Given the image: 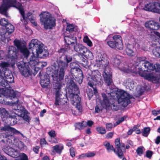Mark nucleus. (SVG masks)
Instances as JSON below:
<instances>
[{
    "label": "nucleus",
    "instance_id": "nucleus-18",
    "mask_svg": "<svg viewBox=\"0 0 160 160\" xmlns=\"http://www.w3.org/2000/svg\"><path fill=\"white\" fill-rule=\"evenodd\" d=\"M145 10L152 12L160 13V3L154 2L147 4L144 7Z\"/></svg>",
    "mask_w": 160,
    "mask_h": 160
},
{
    "label": "nucleus",
    "instance_id": "nucleus-35",
    "mask_svg": "<svg viewBox=\"0 0 160 160\" xmlns=\"http://www.w3.org/2000/svg\"><path fill=\"white\" fill-rule=\"evenodd\" d=\"M82 55L84 56L86 58L92 60L93 58V55L92 53L87 48L86 50H83Z\"/></svg>",
    "mask_w": 160,
    "mask_h": 160
},
{
    "label": "nucleus",
    "instance_id": "nucleus-51",
    "mask_svg": "<svg viewBox=\"0 0 160 160\" xmlns=\"http://www.w3.org/2000/svg\"><path fill=\"white\" fill-rule=\"evenodd\" d=\"M160 28V26L159 23L154 22V23L153 26L152 30H158Z\"/></svg>",
    "mask_w": 160,
    "mask_h": 160
},
{
    "label": "nucleus",
    "instance_id": "nucleus-16",
    "mask_svg": "<svg viewBox=\"0 0 160 160\" xmlns=\"http://www.w3.org/2000/svg\"><path fill=\"white\" fill-rule=\"evenodd\" d=\"M6 136L7 144H13L20 149L23 147V143L19 141L18 138H15L14 136L11 134H7Z\"/></svg>",
    "mask_w": 160,
    "mask_h": 160
},
{
    "label": "nucleus",
    "instance_id": "nucleus-9",
    "mask_svg": "<svg viewBox=\"0 0 160 160\" xmlns=\"http://www.w3.org/2000/svg\"><path fill=\"white\" fill-rule=\"evenodd\" d=\"M64 39L65 42L67 45H66L64 48H63L58 50V52L60 53H65L66 52L71 53L73 51V49H70V47L72 45V44L77 43L76 37L72 35H70L65 36L64 37Z\"/></svg>",
    "mask_w": 160,
    "mask_h": 160
},
{
    "label": "nucleus",
    "instance_id": "nucleus-21",
    "mask_svg": "<svg viewBox=\"0 0 160 160\" xmlns=\"http://www.w3.org/2000/svg\"><path fill=\"white\" fill-rule=\"evenodd\" d=\"M107 68L105 69L102 75L104 79L105 83L108 86H110L112 83L111 72L110 70H108Z\"/></svg>",
    "mask_w": 160,
    "mask_h": 160
},
{
    "label": "nucleus",
    "instance_id": "nucleus-13",
    "mask_svg": "<svg viewBox=\"0 0 160 160\" xmlns=\"http://www.w3.org/2000/svg\"><path fill=\"white\" fill-rule=\"evenodd\" d=\"M143 58L144 57H138L136 61L133 65L130 63L128 64H125L124 67H126L127 66V69L126 70H123V71L124 72H128V71H129L133 73H138L139 75L141 76V74H143L144 73V72H143L146 71L141 70L139 68H140L139 64H137V63H138V62H139L138 61L139 58Z\"/></svg>",
    "mask_w": 160,
    "mask_h": 160
},
{
    "label": "nucleus",
    "instance_id": "nucleus-26",
    "mask_svg": "<svg viewBox=\"0 0 160 160\" xmlns=\"http://www.w3.org/2000/svg\"><path fill=\"white\" fill-rule=\"evenodd\" d=\"M6 150V151H5V152L12 157L17 158L20 156L18 151L15 150L12 148L7 147Z\"/></svg>",
    "mask_w": 160,
    "mask_h": 160
},
{
    "label": "nucleus",
    "instance_id": "nucleus-12",
    "mask_svg": "<svg viewBox=\"0 0 160 160\" xmlns=\"http://www.w3.org/2000/svg\"><path fill=\"white\" fill-rule=\"evenodd\" d=\"M114 41H107V43L111 48H117L119 50H122L123 48L122 38L119 35H114L112 36Z\"/></svg>",
    "mask_w": 160,
    "mask_h": 160
},
{
    "label": "nucleus",
    "instance_id": "nucleus-24",
    "mask_svg": "<svg viewBox=\"0 0 160 160\" xmlns=\"http://www.w3.org/2000/svg\"><path fill=\"white\" fill-rule=\"evenodd\" d=\"M30 49H33L37 48H39L40 47H43L44 45L40 41L36 39H32L29 44Z\"/></svg>",
    "mask_w": 160,
    "mask_h": 160
},
{
    "label": "nucleus",
    "instance_id": "nucleus-50",
    "mask_svg": "<svg viewBox=\"0 0 160 160\" xmlns=\"http://www.w3.org/2000/svg\"><path fill=\"white\" fill-rule=\"evenodd\" d=\"M19 160H28V156L24 153H22L20 155Z\"/></svg>",
    "mask_w": 160,
    "mask_h": 160
},
{
    "label": "nucleus",
    "instance_id": "nucleus-25",
    "mask_svg": "<svg viewBox=\"0 0 160 160\" xmlns=\"http://www.w3.org/2000/svg\"><path fill=\"white\" fill-rule=\"evenodd\" d=\"M0 131L1 132L7 131L8 132H11L13 134H22L19 131L8 125H5L4 127H1Z\"/></svg>",
    "mask_w": 160,
    "mask_h": 160
},
{
    "label": "nucleus",
    "instance_id": "nucleus-44",
    "mask_svg": "<svg viewBox=\"0 0 160 160\" xmlns=\"http://www.w3.org/2000/svg\"><path fill=\"white\" fill-rule=\"evenodd\" d=\"M150 131V128H145L143 130L142 133V135L145 137H147Z\"/></svg>",
    "mask_w": 160,
    "mask_h": 160
},
{
    "label": "nucleus",
    "instance_id": "nucleus-47",
    "mask_svg": "<svg viewBox=\"0 0 160 160\" xmlns=\"http://www.w3.org/2000/svg\"><path fill=\"white\" fill-rule=\"evenodd\" d=\"M153 55L157 57H160V49L159 48H156L155 50L153 51Z\"/></svg>",
    "mask_w": 160,
    "mask_h": 160
},
{
    "label": "nucleus",
    "instance_id": "nucleus-3",
    "mask_svg": "<svg viewBox=\"0 0 160 160\" xmlns=\"http://www.w3.org/2000/svg\"><path fill=\"white\" fill-rule=\"evenodd\" d=\"M38 57L36 54L32 52L29 58L28 63L24 62L22 61L17 63V66L21 74L25 77H28L30 74V68L28 63L31 67H34L37 64L38 61Z\"/></svg>",
    "mask_w": 160,
    "mask_h": 160
},
{
    "label": "nucleus",
    "instance_id": "nucleus-11",
    "mask_svg": "<svg viewBox=\"0 0 160 160\" xmlns=\"http://www.w3.org/2000/svg\"><path fill=\"white\" fill-rule=\"evenodd\" d=\"M14 30V26L10 23L7 25L5 28H0V40L4 42L7 39L8 41L11 33Z\"/></svg>",
    "mask_w": 160,
    "mask_h": 160
},
{
    "label": "nucleus",
    "instance_id": "nucleus-49",
    "mask_svg": "<svg viewBox=\"0 0 160 160\" xmlns=\"http://www.w3.org/2000/svg\"><path fill=\"white\" fill-rule=\"evenodd\" d=\"M87 157L88 158H92L94 157L96 155L95 152H89L86 153Z\"/></svg>",
    "mask_w": 160,
    "mask_h": 160
},
{
    "label": "nucleus",
    "instance_id": "nucleus-33",
    "mask_svg": "<svg viewBox=\"0 0 160 160\" xmlns=\"http://www.w3.org/2000/svg\"><path fill=\"white\" fill-rule=\"evenodd\" d=\"M124 83L126 88L130 90L133 89L135 86L134 82L132 79H129L126 80Z\"/></svg>",
    "mask_w": 160,
    "mask_h": 160
},
{
    "label": "nucleus",
    "instance_id": "nucleus-32",
    "mask_svg": "<svg viewBox=\"0 0 160 160\" xmlns=\"http://www.w3.org/2000/svg\"><path fill=\"white\" fill-rule=\"evenodd\" d=\"M141 76L145 78L152 81L153 82L155 83H158L159 81V79L158 77H154L150 74H148L145 73L143 74H141Z\"/></svg>",
    "mask_w": 160,
    "mask_h": 160
},
{
    "label": "nucleus",
    "instance_id": "nucleus-57",
    "mask_svg": "<svg viewBox=\"0 0 160 160\" xmlns=\"http://www.w3.org/2000/svg\"><path fill=\"white\" fill-rule=\"evenodd\" d=\"M113 135V133L112 132H109L106 135V137L107 139L111 138Z\"/></svg>",
    "mask_w": 160,
    "mask_h": 160
},
{
    "label": "nucleus",
    "instance_id": "nucleus-4",
    "mask_svg": "<svg viewBox=\"0 0 160 160\" xmlns=\"http://www.w3.org/2000/svg\"><path fill=\"white\" fill-rule=\"evenodd\" d=\"M9 64L8 62H2L0 63V85L8 88V83L13 82L14 78L11 71L4 68L8 67Z\"/></svg>",
    "mask_w": 160,
    "mask_h": 160
},
{
    "label": "nucleus",
    "instance_id": "nucleus-31",
    "mask_svg": "<svg viewBox=\"0 0 160 160\" xmlns=\"http://www.w3.org/2000/svg\"><path fill=\"white\" fill-rule=\"evenodd\" d=\"M97 61L98 67L102 68H107L108 69V70H109V68L108 67H106L108 65V62L105 58L102 57V58L100 59L97 60Z\"/></svg>",
    "mask_w": 160,
    "mask_h": 160
},
{
    "label": "nucleus",
    "instance_id": "nucleus-54",
    "mask_svg": "<svg viewBox=\"0 0 160 160\" xmlns=\"http://www.w3.org/2000/svg\"><path fill=\"white\" fill-rule=\"evenodd\" d=\"M152 152L148 151L146 152V157L149 158H150L152 155Z\"/></svg>",
    "mask_w": 160,
    "mask_h": 160
},
{
    "label": "nucleus",
    "instance_id": "nucleus-61",
    "mask_svg": "<svg viewBox=\"0 0 160 160\" xmlns=\"http://www.w3.org/2000/svg\"><path fill=\"white\" fill-rule=\"evenodd\" d=\"M125 120V117H122L121 118H119L118 120L117 121L118 122L119 124H120L123 121Z\"/></svg>",
    "mask_w": 160,
    "mask_h": 160
},
{
    "label": "nucleus",
    "instance_id": "nucleus-59",
    "mask_svg": "<svg viewBox=\"0 0 160 160\" xmlns=\"http://www.w3.org/2000/svg\"><path fill=\"white\" fill-rule=\"evenodd\" d=\"M86 157H87L86 153H83L78 156V159H82Z\"/></svg>",
    "mask_w": 160,
    "mask_h": 160
},
{
    "label": "nucleus",
    "instance_id": "nucleus-46",
    "mask_svg": "<svg viewBox=\"0 0 160 160\" xmlns=\"http://www.w3.org/2000/svg\"><path fill=\"white\" fill-rule=\"evenodd\" d=\"M70 155L72 158H73L76 155V151L75 148L73 147H71L69 149Z\"/></svg>",
    "mask_w": 160,
    "mask_h": 160
},
{
    "label": "nucleus",
    "instance_id": "nucleus-7",
    "mask_svg": "<svg viewBox=\"0 0 160 160\" xmlns=\"http://www.w3.org/2000/svg\"><path fill=\"white\" fill-rule=\"evenodd\" d=\"M40 21L45 29H51L55 26V19L48 12H43L40 15Z\"/></svg>",
    "mask_w": 160,
    "mask_h": 160
},
{
    "label": "nucleus",
    "instance_id": "nucleus-6",
    "mask_svg": "<svg viewBox=\"0 0 160 160\" xmlns=\"http://www.w3.org/2000/svg\"><path fill=\"white\" fill-rule=\"evenodd\" d=\"M137 64H139L141 70L145 71L147 72H151L155 70L156 72H160V65L153 64L147 60L146 58H139Z\"/></svg>",
    "mask_w": 160,
    "mask_h": 160
},
{
    "label": "nucleus",
    "instance_id": "nucleus-29",
    "mask_svg": "<svg viewBox=\"0 0 160 160\" xmlns=\"http://www.w3.org/2000/svg\"><path fill=\"white\" fill-rule=\"evenodd\" d=\"M71 47L73 48L75 51L80 55H82V53L83 50H86L85 47L81 44H77V42L75 44H72V45L70 47V48Z\"/></svg>",
    "mask_w": 160,
    "mask_h": 160
},
{
    "label": "nucleus",
    "instance_id": "nucleus-56",
    "mask_svg": "<svg viewBox=\"0 0 160 160\" xmlns=\"http://www.w3.org/2000/svg\"><path fill=\"white\" fill-rule=\"evenodd\" d=\"M49 135L51 137H54L56 136L55 132L54 130H51L48 132Z\"/></svg>",
    "mask_w": 160,
    "mask_h": 160
},
{
    "label": "nucleus",
    "instance_id": "nucleus-37",
    "mask_svg": "<svg viewBox=\"0 0 160 160\" xmlns=\"http://www.w3.org/2000/svg\"><path fill=\"white\" fill-rule=\"evenodd\" d=\"M47 65V63L46 62H39L38 61L37 64H36V66L34 67V69L35 71H37L38 70V69H41Z\"/></svg>",
    "mask_w": 160,
    "mask_h": 160
},
{
    "label": "nucleus",
    "instance_id": "nucleus-8",
    "mask_svg": "<svg viewBox=\"0 0 160 160\" xmlns=\"http://www.w3.org/2000/svg\"><path fill=\"white\" fill-rule=\"evenodd\" d=\"M4 88H0V97H6V98H10L12 99V98L16 100V102H12V104H22V102H19L17 98L18 94H20V93L17 92H14L13 90H11L8 89L7 87H4Z\"/></svg>",
    "mask_w": 160,
    "mask_h": 160
},
{
    "label": "nucleus",
    "instance_id": "nucleus-52",
    "mask_svg": "<svg viewBox=\"0 0 160 160\" xmlns=\"http://www.w3.org/2000/svg\"><path fill=\"white\" fill-rule=\"evenodd\" d=\"M106 127L107 130L108 131H110L111 130L113 127V125L111 123H108L106 124Z\"/></svg>",
    "mask_w": 160,
    "mask_h": 160
},
{
    "label": "nucleus",
    "instance_id": "nucleus-30",
    "mask_svg": "<svg viewBox=\"0 0 160 160\" xmlns=\"http://www.w3.org/2000/svg\"><path fill=\"white\" fill-rule=\"evenodd\" d=\"M78 65L75 62H72L70 63V67L71 68V73H73L74 70L78 71L80 73V77L82 78H83V74L81 70L78 68Z\"/></svg>",
    "mask_w": 160,
    "mask_h": 160
},
{
    "label": "nucleus",
    "instance_id": "nucleus-15",
    "mask_svg": "<svg viewBox=\"0 0 160 160\" xmlns=\"http://www.w3.org/2000/svg\"><path fill=\"white\" fill-rule=\"evenodd\" d=\"M73 97H71L72 99V102L73 105L75 106L76 108L78 111V112L74 110H72V112L73 114L75 115H80L81 114L82 111V106L81 104V98L78 95L76 94L73 96Z\"/></svg>",
    "mask_w": 160,
    "mask_h": 160
},
{
    "label": "nucleus",
    "instance_id": "nucleus-2",
    "mask_svg": "<svg viewBox=\"0 0 160 160\" xmlns=\"http://www.w3.org/2000/svg\"><path fill=\"white\" fill-rule=\"evenodd\" d=\"M10 7H15L19 10L22 16V18L21 19V21L23 22V20L24 24H26L27 23V19H30L29 17L31 15V13L30 12L28 13L27 17L25 18L22 5L20 3L17 2L16 0H3V3L0 7V12L5 16L7 17L8 13L7 11Z\"/></svg>",
    "mask_w": 160,
    "mask_h": 160
},
{
    "label": "nucleus",
    "instance_id": "nucleus-38",
    "mask_svg": "<svg viewBox=\"0 0 160 160\" xmlns=\"http://www.w3.org/2000/svg\"><path fill=\"white\" fill-rule=\"evenodd\" d=\"M0 113L2 120L3 121L5 120L4 118H8V112L5 108H0Z\"/></svg>",
    "mask_w": 160,
    "mask_h": 160
},
{
    "label": "nucleus",
    "instance_id": "nucleus-1",
    "mask_svg": "<svg viewBox=\"0 0 160 160\" xmlns=\"http://www.w3.org/2000/svg\"><path fill=\"white\" fill-rule=\"evenodd\" d=\"M72 60V58L71 56L63 55L60 58V59L58 61V66L54 64L51 67L52 77L53 80L56 81L58 85V87L55 88L56 99L55 104L56 106L62 105L65 103V101L60 98L62 93L61 91V85L59 81L63 79L65 72L68 68V63Z\"/></svg>",
    "mask_w": 160,
    "mask_h": 160
},
{
    "label": "nucleus",
    "instance_id": "nucleus-19",
    "mask_svg": "<svg viewBox=\"0 0 160 160\" xmlns=\"http://www.w3.org/2000/svg\"><path fill=\"white\" fill-rule=\"evenodd\" d=\"M121 57L119 56L114 57L112 60V63L114 67L123 71V70H126L127 69V66L126 67H124L125 64L121 63Z\"/></svg>",
    "mask_w": 160,
    "mask_h": 160
},
{
    "label": "nucleus",
    "instance_id": "nucleus-41",
    "mask_svg": "<svg viewBox=\"0 0 160 160\" xmlns=\"http://www.w3.org/2000/svg\"><path fill=\"white\" fill-rule=\"evenodd\" d=\"M96 130L99 134H103L106 133V130L105 128L101 126H99L96 128Z\"/></svg>",
    "mask_w": 160,
    "mask_h": 160
},
{
    "label": "nucleus",
    "instance_id": "nucleus-22",
    "mask_svg": "<svg viewBox=\"0 0 160 160\" xmlns=\"http://www.w3.org/2000/svg\"><path fill=\"white\" fill-rule=\"evenodd\" d=\"M69 88L72 90V92L70 94V97H73L76 94L78 95L79 91L78 88L74 82L73 80L71 79L69 82Z\"/></svg>",
    "mask_w": 160,
    "mask_h": 160
},
{
    "label": "nucleus",
    "instance_id": "nucleus-39",
    "mask_svg": "<svg viewBox=\"0 0 160 160\" xmlns=\"http://www.w3.org/2000/svg\"><path fill=\"white\" fill-rule=\"evenodd\" d=\"M75 126L76 128L78 129H83L87 126L86 122L83 121L82 123H77L75 124Z\"/></svg>",
    "mask_w": 160,
    "mask_h": 160
},
{
    "label": "nucleus",
    "instance_id": "nucleus-27",
    "mask_svg": "<svg viewBox=\"0 0 160 160\" xmlns=\"http://www.w3.org/2000/svg\"><path fill=\"white\" fill-rule=\"evenodd\" d=\"M7 51V56L8 58L13 59L17 57L16 49L15 47L13 46H10L8 48Z\"/></svg>",
    "mask_w": 160,
    "mask_h": 160
},
{
    "label": "nucleus",
    "instance_id": "nucleus-20",
    "mask_svg": "<svg viewBox=\"0 0 160 160\" xmlns=\"http://www.w3.org/2000/svg\"><path fill=\"white\" fill-rule=\"evenodd\" d=\"M102 97L103 98V101L101 103V104L103 107H111L112 109L116 111L118 110V107L117 106H116L113 103H111L110 101L112 100L110 99V101H109L106 96V95L104 93L102 94Z\"/></svg>",
    "mask_w": 160,
    "mask_h": 160
},
{
    "label": "nucleus",
    "instance_id": "nucleus-28",
    "mask_svg": "<svg viewBox=\"0 0 160 160\" xmlns=\"http://www.w3.org/2000/svg\"><path fill=\"white\" fill-rule=\"evenodd\" d=\"M50 83V81L49 76L48 74H45L41 78L40 83L42 88H46L47 87Z\"/></svg>",
    "mask_w": 160,
    "mask_h": 160
},
{
    "label": "nucleus",
    "instance_id": "nucleus-48",
    "mask_svg": "<svg viewBox=\"0 0 160 160\" xmlns=\"http://www.w3.org/2000/svg\"><path fill=\"white\" fill-rule=\"evenodd\" d=\"M8 23L7 20L4 18H2L0 21V24L2 26L6 27Z\"/></svg>",
    "mask_w": 160,
    "mask_h": 160
},
{
    "label": "nucleus",
    "instance_id": "nucleus-45",
    "mask_svg": "<svg viewBox=\"0 0 160 160\" xmlns=\"http://www.w3.org/2000/svg\"><path fill=\"white\" fill-rule=\"evenodd\" d=\"M75 29V27L73 24H70L67 25L66 29L67 31L71 32L74 31Z\"/></svg>",
    "mask_w": 160,
    "mask_h": 160
},
{
    "label": "nucleus",
    "instance_id": "nucleus-5",
    "mask_svg": "<svg viewBox=\"0 0 160 160\" xmlns=\"http://www.w3.org/2000/svg\"><path fill=\"white\" fill-rule=\"evenodd\" d=\"M115 148L114 149L113 145L108 141H106L104 142V145L105 147L108 152H111L113 151L119 158H123V152L126 151V148L124 143L121 142L119 139L118 138L116 139L115 142Z\"/></svg>",
    "mask_w": 160,
    "mask_h": 160
},
{
    "label": "nucleus",
    "instance_id": "nucleus-63",
    "mask_svg": "<svg viewBox=\"0 0 160 160\" xmlns=\"http://www.w3.org/2000/svg\"><path fill=\"white\" fill-rule=\"evenodd\" d=\"M39 148L38 146H36L33 148V151L36 153H38V150Z\"/></svg>",
    "mask_w": 160,
    "mask_h": 160
},
{
    "label": "nucleus",
    "instance_id": "nucleus-58",
    "mask_svg": "<svg viewBox=\"0 0 160 160\" xmlns=\"http://www.w3.org/2000/svg\"><path fill=\"white\" fill-rule=\"evenodd\" d=\"M143 92V90L142 89H140L139 91H137V93L138 94L135 95L136 97H139L142 94Z\"/></svg>",
    "mask_w": 160,
    "mask_h": 160
},
{
    "label": "nucleus",
    "instance_id": "nucleus-64",
    "mask_svg": "<svg viewBox=\"0 0 160 160\" xmlns=\"http://www.w3.org/2000/svg\"><path fill=\"white\" fill-rule=\"evenodd\" d=\"M155 142L156 143L158 144L160 142V136H158L155 139Z\"/></svg>",
    "mask_w": 160,
    "mask_h": 160
},
{
    "label": "nucleus",
    "instance_id": "nucleus-34",
    "mask_svg": "<svg viewBox=\"0 0 160 160\" xmlns=\"http://www.w3.org/2000/svg\"><path fill=\"white\" fill-rule=\"evenodd\" d=\"M63 149V146L62 145H56L52 147V152L54 153L56 152L60 154Z\"/></svg>",
    "mask_w": 160,
    "mask_h": 160
},
{
    "label": "nucleus",
    "instance_id": "nucleus-40",
    "mask_svg": "<svg viewBox=\"0 0 160 160\" xmlns=\"http://www.w3.org/2000/svg\"><path fill=\"white\" fill-rule=\"evenodd\" d=\"M83 41L89 47H92V43L91 41L89 39L88 36H85L84 37Z\"/></svg>",
    "mask_w": 160,
    "mask_h": 160
},
{
    "label": "nucleus",
    "instance_id": "nucleus-53",
    "mask_svg": "<svg viewBox=\"0 0 160 160\" xmlns=\"http://www.w3.org/2000/svg\"><path fill=\"white\" fill-rule=\"evenodd\" d=\"M48 144V142L44 138H42L41 139L40 144L42 146H43Z\"/></svg>",
    "mask_w": 160,
    "mask_h": 160
},
{
    "label": "nucleus",
    "instance_id": "nucleus-42",
    "mask_svg": "<svg viewBox=\"0 0 160 160\" xmlns=\"http://www.w3.org/2000/svg\"><path fill=\"white\" fill-rule=\"evenodd\" d=\"M154 23V22L153 21H149L145 22V26L146 27L151 29H152Z\"/></svg>",
    "mask_w": 160,
    "mask_h": 160
},
{
    "label": "nucleus",
    "instance_id": "nucleus-55",
    "mask_svg": "<svg viewBox=\"0 0 160 160\" xmlns=\"http://www.w3.org/2000/svg\"><path fill=\"white\" fill-rule=\"evenodd\" d=\"M17 108H14L13 111L14 112V113L17 115H19V113L20 112L21 110H19V109L18 108V107L17 105Z\"/></svg>",
    "mask_w": 160,
    "mask_h": 160
},
{
    "label": "nucleus",
    "instance_id": "nucleus-10",
    "mask_svg": "<svg viewBox=\"0 0 160 160\" xmlns=\"http://www.w3.org/2000/svg\"><path fill=\"white\" fill-rule=\"evenodd\" d=\"M117 94L118 103L124 107H126L130 103V99L133 98L132 96L123 90H120Z\"/></svg>",
    "mask_w": 160,
    "mask_h": 160
},
{
    "label": "nucleus",
    "instance_id": "nucleus-14",
    "mask_svg": "<svg viewBox=\"0 0 160 160\" xmlns=\"http://www.w3.org/2000/svg\"><path fill=\"white\" fill-rule=\"evenodd\" d=\"M88 85L90 87H93V86L97 84L101 86L103 83L102 76L99 72H98L96 74H93L88 78Z\"/></svg>",
    "mask_w": 160,
    "mask_h": 160
},
{
    "label": "nucleus",
    "instance_id": "nucleus-43",
    "mask_svg": "<svg viewBox=\"0 0 160 160\" xmlns=\"http://www.w3.org/2000/svg\"><path fill=\"white\" fill-rule=\"evenodd\" d=\"M145 150V149L143 147L140 146L136 150V152L138 155L141 156Z\"/></svg>",
    "mask_w": 160,
    "mask_h": 160
},
{
    "label": "nucleus",
    "instance_id": "nucleus-17",
    "mask_svg": "<svg viewBox=\"0 0 160 160\" xmlns=\"http://www.w3.org/2000/svg\"><path fill=\"white\" fill-rule=\"evenodd\" d=\"M14 44L18 49L26 58H27L29 54V52L26 46L18 40H15L14 41Z\"/></svg>",
    "mask_w": 160,
    "mask_h": 160
},
{
    "label": "nucleus",
    "instance_id": "nucleus-60",
    "mask_svg": "<svg viewBox=\"0 0 160 160\" xmlns=\"http://www.w3.org/2000/svg\"><path fill=\"white\" fill-rule=\"evenodd\" d=\"M152 114L154 115H157L160 114V109L159 110H153L152 111Z\"/></svg>",
    "mask_w": 160,
    "mask_h": 160
},
{
    "label": "nucleus",
    "instance_id": "nucleus-23",
    "mask_svg": "<svg viewBox=\"0 0 160 160\" xmlns=\"http://www.w3.org/2000/svg\"><path fill=\"white\" fill-rule=\"evenodd\" d=\"M36 52L37 57L41 58H44L48 57L49 54L48 51L44 49L43 47L37 48Z\"/></svg>",
    "mask_w": 160,
    "mask_h": 160
},
{
    "label": "nucleus",
    "instance_id": "nucleus-36",
    "mask_svg": "<svg viewBox=\"0 0 160 160\" xmlns=\"http://www.w3.org/2000/svg\"><path fill=\"white\" fill-rule=\"evenodd\" d=\"M132 46L129 44H128L126 45V52L127 54L130 56H132L134 54V52L132 49Z\"/></svg>",
    "mask_w": 160,
    "mask_h": 160
},
{
    "label": "nucleus",
    "instance_id": "nucleus-62",
    "mask_svg": "<svg viewBox=\"0 0 160 160\" xmlns=\"http://www.w3.org/2000/svg\"><path fill=\"white\" fill-rule=\"evenodd\" d=\"M4 55V52L2 50L0 51V60L3 59Z\"/></svg>",
    "mask_w": 160,
    "mask_h": 160
}]
</instances>
